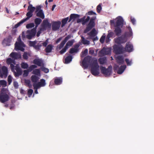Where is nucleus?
Returning a JSON list of instances; mask_svg holds the SVG:
<instances>
[{
  "mask_svg": "<svg viewBox=\"0 0 154 154\" xmlns=\"http://www.w3.org/2000/svg\"><path fill=\"white\" fill-rule=\"evenodd\" d=\"M86 16H84L82 18L78 19L77 20V22L79 23L81 22L82 25H85L88 23L90 20L89 23L87 25L86 29L84 30V32L86 33L90 31L95 26V20L96 19V16L92 17L90 18L89 16H88L86 18Z\"/></svg>",
  "mask_w": 154,
  "mask_h": 154,
  "instance_id": "nucleus-1",
  "label": "nucleus"
},
{
  "mask_svg": "<svg viewBox=\"0 0 154 154\" xmlns=\"http://www.w3.org/2000/svg\"><path fill=\"white\" fill-rule=\"evenodd\" d=\"M92 63L91 72V74L95 76H97L99 74V66L98 65L97 60L95 58L92 60Z\"/></svg>",
  "mask_w": 154,
  "mask_h": 154,
  "instance_id": "nucleus-2",
  "label": "nucleus"
},
{
  "mask_svg": "<svg viewBox=\"0 0 154 154\" xmlns=\"http://www.w3.org/2000/svg\"><path fill=\"white\" fill-rule=\"evenodd\" d=\"M9 98V96L7 93L6 90L5 88H2L0 93V102L4 103L8 101Z\"/></svg>",
  "mask_w": 154,
  "mask_h": 154,
  "instance_id": "nucleus-3",
  "label": "nucleus"
},
{
  "mask_svg": "<svg viewBox=\"0 0 154 154\" xmlns=\"http://www.w3.org/2000/svg\"><path fill=\"white\" fill-rule=\"evenodd\" d=\"M100 69L101 73L106 77L109 76L112 73V69L111 66H109L107 69L104 67L101 66Z\"/></svg>",
  "mask_w": 154,
  "mask_h": 154,
  "instance_id": "nucleus-4",
  "label": "nucleus"
},
{
  "mask_svg": "<svg viewBox=\"0 0 154 154\" xmlns=\"http://www.w3.org/2000/svg\"><path fill=\"white\" fill-rule=\"evenodd\" d=\"M113 51L116 54H121L125 53L124 48L121 45H114L113 46Z\"/></svg>",
  "mask_w": 154,
  "mask_h": 154,
  "instance_id": "nucleus-5",
  "label": "nucleus"
},
{
  "mask_svg": "<svg viewBox=\"0 0 154 154\" xmlns=\"http://www.w3.org/2000/svg\"><path fill=\"white\" fill-rule=\"evenodd\" d=\"M41 26V27L40 29V31H44L47 28H50L51 24L48 22V19H45L43 20Z\"/></svg>",
  "mask_w": 154,
  "mask_h": 154,
  "instance_id": "nucleus-6",
  "label": "nucleus"
},
{
  "mask_svg": "<svg viewBox=\"0 0 154 154\" xmlns=\"http://www.w3.org/2000/svg\"><path fill=\"white\" fill-rule=\"evenodd\" d=\"M91 59L92 57L90 56H87L85 57L82 63V66L85 68H88L91 60Z\"/></svg>",
  "mask_w": 154,
  "mask_h": 154,
  "instance_id": "nucleus-7",
  "label": "nucleus"
},
{
  "mask_svg": "<svg viewBox=\"0 0 154 154\" xmlns=\"http://www.w3.org/2000/svg\"><path fill=\"white\" fill-rule=\"evenodd\" d=\"M36 29L33 28L30 30H28L26 31L27 34L26 35V38L28 39H31L34 37L36 32Z\"/></svg>",
  "mask_w": 154,
  "mask_h": 154,
  "instance_id": "nucleus-8",
  "label": "nucleus"
},
{
  "mask_svg": "<svg viewBox=\"0 0 154 154\" xmlns=\"http://www.w3.org/2000/svg\"><path fill=\"white\" fill-rule=\"evenodd\" d=\"M15 49L16 50H20L22 51H23L24 49L23 48L25 47V45L22 41L20 42H16L15 44Z\"/></svg>",
  "mask_w": 154,
  "mask_h": 154,
  "instance_id": "nucleus-9",
  "label": "nucleus"
},
{
  "mask_svg": "<svg viewBox=\"0 0 154 154\" xmlns=\"http://www.w3.org/2000/svg\"><path fill=\"white\" fill-rule=\"evenodd\" d=\"M46 85L45 81L43 79H41L40 82L36 84H33V85L34 88L38 89L41 87H44Z\"/></svg>",
  "mask_w": 154,
  "mask_h": 154,
  "instance_id": "nucleus-10",
  "label": "nucleus"
},
{
  "mask_svg": "<svg viewBox=\"0 0 154 154\" xmlns=\"http://www.w3.org/2000/svg\"><path fill=\"white\" fill-rule=\"evenodd\" d=\"M124 20L123 18L120 16L117 18V20L115 23L114 26H121L122 28L123 25Z\"/></svg>",
  "mask_w": 154,
  "mask_h": 154,
  "instance_id": "nucleus-11",
  "label": "nucleus"
},
{
  "mask_svg": "<svg viewBox=\"0 0 154 154\" xmlns=\"http://www.w3.org/2000/svg\"><path fill=\"white\" fill-rule=\"evenodd\" d=\"M61 23L60 21H54L52 23V29L55 31L58 30L60 28Z\"/></svg>",
  "mask_w": 154,
  "mask_h": 154,
  "instance_id": "nucleus-12",
  "label": "nucleus"
},
{
  "mask_svg": "<svg viewBox=\"0 0 154 154\" xmlns=\"http://www.w3.org/2000/svg\"><path fill=\"white\" fill-rule=\"evenodd\" d=\"M124 51L131 52L133 50V46L130 42H128L126 43L125 47L124 48Z\"/></svg>",
  "mask_w": 154,
  "mask_h": 154,
  "instance_id": "nucleus-13",
  "label": "nucleus"
},
{
  "mask_svg": "<svg viewBox=\"0 0 154 154\" xmlns=\"http://www.w3.org/2000/svg\"><path fill=\"white\" fill-rule=\"evenodd\" d=\"M115 42L119 45L126 42L125 38L122 36L118 37L117 38L115 39Z\"/></svg>",
  "mask_w": 154,
  "mask_h": 154,
  "instance_id": "nucleus-14",
  "label": "nucleus"
},
{
  "mask_svg": "<svg viewBox=\"0 0 154 154\" xmlns=\"http://www.w3.org/2000/svg\"><path fill=\"white\" fill-rule=\"evenodd\" d=\"M12 38L10 35H9L8 37L4 39L2 42L3 44H5L6 45H10V43L12 41Z\"/></svg>",
  "mask_w": 154,
  "mask_h": 154,
  "instance_id": "nucleus-15",
  "label": "nucleus"
},
{
  "mask_svg": "<svg viewBox=\"0 0 154 154\" xmlns=\"http://www.w3.org/2000/svg\"><path fill=\"white\" fill-rule=\"evenodd\" d=\"M71 38V36L69 35L66 37L64 40H63L60 44L58 46L59 49H61L64 46L66 42Z\"/></svg>",
  "mask_w": 154,
  "mask_h": 154,
  "instance_id": "nucleus-16",
  "label": "nucleus"
},
{
  "mask_svg": "<svg viewBox=\"0 0 154 154\" xmlns=\"http://www.w3.org/2000/svg\"><path fill=\"white\" fill-rule=\"evenodd\" d=\"M79 44H76L74 46L73 48H72L70 49L69 53L73 54L74 53L78 52L79 51Z\"/></svg>",
  "mask_w": 154,
  "mask_h": 154,
  "instance_id": "nucleus-17",
  "label": "nucleus"
},
{
  "mask_svg": "<svg viewBox=\"0 0 154 154\" xmlns=\"http://www.w3.org/2000/svg\"><path fill=\"white\" fill-rule=\"evenodd\" d=\"M117 63L119 65L123 64L124 63V58L122 55H119L116 57Z\"/></svg>",
  "mask_w": 154,
  "mask_h": 154,
  "instance_id": "nucleus-18",
  "label": "nucleus"
},
{
  "mask_svg": "<svg viewBox=\"0 0 154 154\" xmlns=\"http://www.w3.org/2000/svg\"><path fill=\"white\" fill-rule=\"evenodd\" d=\"M10 56L14 60L20 58L21 57L20 54L14 52H12L10 54Z\"/></svg>",
  "mask_w": 154,
  "mask_h": 154,
  "instance_id": "nucleus-19",
  "label": "nucleus"
},
{
  "mask_svg": "<svg viewBox=\"0 0 154 154\" xmlns=\"http://www.w3.org/2000/svg\"><path fill=\"white\" fill-rule=\"evenodd\" d=\"M80 15L78 14H71L70 16L69 19V20L68 22H70L72 20L73 22L75 19L79 17Z\"/></svg>",
  "mask_w": 154,
  "mask_h": 154,
  "instance_id": "nucleus-20",
  "label": "nucleus"
},
{
  "mask_svg": "<svg viewBox=\"0 0 154 154\" xmlns=\"http://www.w3.org/2000/svg\"><path fill=\"white\" fill-rule=\"evenodd\" d=\"M15 69L16 71V72H14V75L15 77H18L22 74V71L19 67L16 66Z\"/></svg>",
  "mask_w": 154,
  "mask_h": 154,
  "instance_id": "nucleus-21",
  "label": "nucleus"
},
{
  "mask_svg": "<svg viewBox=\"0 0 154 154\" xmlns=\"http://www.w3.org/2000/svg\"><path fill=\"white\" fill-rule=\"evenodd\" d=\"M63 78L61 77H56L54 79V82L55 85H59L62 82Z\"/></svg>",
  "mask_w": 154,
  "mask_h": 154,
  "instance_id": "nucleus-22",
  "label": "nucleus"
},
{
  "mask_svg": "<svg viewBox=\"0 0 154 154\" xmlns=\"http://www.w3.org/2000/svg\"><path fill=\"white\" fill-rule=\"evenodd\" d=\"M97 34L96 31L95 29L93 28L90 32L88 33V35L91 37L89 38H91L92 37H95Z\"/></svg>",
  "mask_w": 154,
  "mask_h": 154,
  "instance_id": "nucleus-23",
  "label": "nucleus"
},
{
  "mask_svg": "<svg viewBox=\"0 0 154 154\" xmlns=\"http://www.w3.org/2000/svg\"><path fill=\"white\" fill-rule=\"evenodd\" d=\"M36 16L40 18L44 19L45 16L42 10H40L36 12Z\"/></svg>",
  "mask_w": 154,
  "mask_h": 154,
  "instance_id": "nucleus-24",
  "label": "nucleus"
},
{
  "mask_svg": "<svg viewBox=\"0 0 154 154\" xmlns=\"http://www.w3.org/2000/svg\"><path fill=\"white\" fill-rule=\"evenodd\" d=\"M115 27L116 28L114 30V32L116 35L117 36L120 35L122 32V30L121 28L119 26H116Z\"/></svg>",
  "mask_w": 154,
  "mask_h": 154,
  "instance_id": "nucleus-25",
  "label": "nucleus"
},
{
  "mask_svg": "<svg viewBox=\"0 0 154 154\" xmlns=\"http://www.w3.org/2000/svg\"><path fill=\"white\" fill-rule=\"evenodd\" d=\"M126 67V65L121 66L117 71V73L121 74L124 71Z\"/></svg>",
  "mask_w": 154,
  "mask_h": 154,
  "instance_id": "nucleus-26",
  "label": "nucleus"
},
{
  "mask_svg": "<svg viewBox=\"0 0 154 154\" xmlns=\"http://www.w3.org/2000/svg\"><path fill=\"white\" fill-rule=\"evenodd\" d=\"M42 21V20L40 18H36L34 20V22L35 24V26L34 28H35L36 29L37 27L38 26V25L40 24Z\"/></svg>",
  "mask_w": 154,
  "mask_h": 154,
  "instance_id": "nucleus-27",
  "label": "nucleus"
},
{
  "mask_svg": "<svg viewBox=\"0 0 154 154\" xmlns=\"http://www.w3.org/2000/svg\"><path fill=\"white\" fill-rule=\"evenodd\" d=\"M106 58L105 57L100 58L98 59V62L100 64L103 65L106 63Z\"/></svg>",
  "mask_w": 154,
  "mask_h": 154,
  "instance_id": "nucleus-28",
  "label": "nucleus"
},
{
  "mask_svg": "<svg viewBox=\"0 0 154 154\" xmlns=\"http://www.w3.org/2000/svg\"><path fill=\"white\" fill-rule=\"evenodd\" d=\"M33 63L35 64H36L39 66H41V64L42 63V60L39 59H35L33 60Z\"/></svg>",
  "mask_w": 154,
  "mask_h": 154,
  "instance_id": "nucleus-29",
  "label": "nucleus"
},
{
  "mask_svg": "<svg viewBox=\"0 0 154 154\" xmlns=\"http://www.w3.org/2000/svg\"><path fill=\"white\" fill-rule=\"evenodd\" d=\"M72 57L71 55L67 56L65 59L64 63L68 64L72 60Z\"/></svg>",
  "mask_w": 154,
  "mask_h": 154,
  "instance_id": "nucleus-30",
  "label": "nucleus"
},
{
  "mask_svg": "<svg viewBox=\"0 0 154 154\" xmlns=\"http://www.w3.org/2000/svg\"><path fill=\"white\" fill-rule=\"evenodd\" d=\"M53 46L51 45H49L45 49L46 53H48L51 52L53 49Z\"/></svg>",
  "mask_w": 154,
  "mask_h": 154,
  "instance_id": "nucleus-31",
  "label": "nucleus"
},
{
  "mask_svg": "<svg viewBox=\"0 0 154 154\" xmlns=\"http://www.w3.org/2000/svg\"><path fill=\"white\" fill-rule=\"evenodd\" d=\"M32 13L29 11L26 14V16L27 17L26 18L23 19V21L25 22L27 20H29L30 17H31L32 16Z\"/></svg>",
  "mask_w": 154,
  "mask_h": 154,
  "instance_id": "nucleus-32",
  "label": "nucleus"
},
{
  "mask_svg": "<svg viewBox=\"0 0 154 154\" xmlns=\"http://www.w3.org/2000/svg\"><path fill=\"white\" fill-rule=\"evenodd\" d=\"M6 63L8 65L13 63L14 64H15V60L11 59L10 58H9L6 60Z\"/></svg>",
  "mask_w": 154,
  "mask_h": 154,
  "instance_id": "nucleus-33",
  "label": "nucleus"
},
{
  "mask_svg": "<svg viewBox=\"0 0 154 154\" xmlns=\"http://www.w3.org/2000/svg\"><path fill=\"white\" fill-rule=\"evenodd\" d=\"M35 8L34 7H33L32 5L30 4L28 7L27 10L28 11L33 13L35 10Z\"/></svg>",
  "mask_w": 154,
  "mask_h": 154,
  "instance_id": "nucleus-34",
  "label": "nucleus"
},
{
  "mask_svg": "<svg viewBox=\"0 0 154 154\" xmlns=\"http://www.w3.org/2000/svg\"><path fill=\"white\" fill-rule=\"evenodd\" d=\"M38 79V78L35 75H32L31 77V80L32 82H36Z\"/></svg>",
  "mask_w": 154,
  "mask_h": 154,
  "instance_id": "nucleus-35",
  "label": "nucleus"
},
{
  "mask_svg": "<svg viewBox=\"0 0 154 154\" xmlns=\"http://www.w3.org/2000/svg\"><path fill=\"white\" fill-rule=\"evenodd\" d=\"M82 42L84 45H89L90 44L89 41L85 39L83 36L81 37Z\"/></svg>",
  "mask_w": 154,
  "mask_h": 154,
  "instance_id": "nucleus-36",
  "label": "nucleus"
},
{
  "mask_svg": "<svg viewBox=\"0 0 154 154\" xmlns=\"http://www.w3.org/2000/svg\"><path fill=\"white\" fill-rule=\"evenodd\" d=\"M74 42V39H72L71 40H69L66 43V47L68 48V47H70L72 46L73 43Z\"/></svg>",
  "mask_w": 154,
  "mask_h": 154,
  "instance_id": "nucleus-37",
  "label": "nucleus"
},
{
  "mask_svg": "<svg viewBox=\"0 0 154 154\" xmlns=\"http://www.w3.org/2000/svg\"><path fill=\"white\" fill-rule=\"evenodd\" d=\"M69 17H67L62 19V24L61 25V26L62 27L64 26L66 24L67 21L69 20Z\"/></svg>",
  "mask_w": 154,
  "mask_h": 154,
  "instance_id": "nucleus-38",
  "label": "nucleus"
},
{
  "mask_svg": "<svg viewBox=\"0 0 154 154\" xmlns=\"http://www.w3.org/2000/svg\"><path fill=\"white\" fill-rule=\"evenodd\" d=\"M40 70L39 69H35L33 71L32 73L33 74L37 75H39L40 74Z\"/></svg>",
  "mask_w": 154,
  "mask_h": 154,
  "instance_id": "nucleus-39",
  "label": "nucleus"
},
{
  "mask_svg": "<svg viewBox=\"0 0 154 154\" xmlns=\"http://www.w3.org/2000/svg\"><path fill=\"white\" fill-rule=\"evenodd\" d=\"M127 28L129 32H128L127 33H126V34L128 36L130 37L132 35V29L130 26H128Z\"/></svg>",
  "mask_w": 154,
  "mask_h": 154,
  "instance_id": "nucleus-40",
  "label": "nucleus"
},
{
  "mask_svg": "<svg viewBox=\"0 0 154 154\" xmlns=\"http://www.w3.org/2000/svg\"><path fill=\"white\" fill-rule=\"evenodd\" d=\"M7 82L4 80H0V85H2L3 87H5L7 86Z\"/></svg>",
  "mask_w": 154,
  "mask_h": 154,
  "instance_id": "nucleus-41",
  "label": "nucleus"
},
{
  "mask_svg": "<svg viewBox=\"0 0 154 154\" xmlns=\"http://www.w3.org/2000/svg\"><path fill=\"white\" fill-rule=\"evenodd\" d=\"M21 68L24 69H27L28 67V64L24 62L22 63L21 64Z\"/></svg>",
  "mask_w": 154,
  "mask_h": 154,
  "instance_id": "nucleus-42",
  "label": "nucleus"
},
{
  "mask_svg": "<svg viewBox=\"0 0 154 154\" xmlns=\"http://www.w3.org/2000/svg\"><path fill=\"white\" fill-rule=\"evenodd\" d=\"M37 67V66L35 65H31L28 68V70L29 72H31L33 69Z\"/></svg>",
  "mask_w": 154,
  "mask_h": 154,
  "instance_id": "nucleus-43",
  "label": "nucleus"
},
{
  "mask_svg": "<svg viewBox=\"0 0 154 154\" xmlns=\"http://www.w3.org/2000/svg\"><path fill=\"white\" fill-rule=\"evenodd\" d=\"M86 15H96L97 14L95 12H94L93 11H90L86 13L85 14Z\"/></svg>",
  "mask_w": 154,
  "mask_h": 154,
  "instance_id": "nucleus-44",
  "label": "nucleus"
},
{
  "mask_svg": "<svg viewBox=\"0 0 154 154\" xmlns=\"http://www.w3.org/2000/svg\"><path fill=\"white\" fill-rule=\"evenodd\" d=\"M36 43L37 41H29V46L31 47H33L34 48L35 45L36 44Z\"/></svg>",
  "mask_w": 154,
  "mask_h": 154,
  "instance_id": "nucleus-45",
  "label": "nucleus"
},
{
  "mask_svg": "<svg viewBox=\"0 0 154 154\" xmlns=\"http://www.w3.org/2000/svg\"><path fill=\"white\" fill-rule=\"evenodd\" d=\"M34 26L33 23H31L27 24L26 26V27L27 29H29L33 27Z\"/></svg>",
  "mask_w": 154,
  "mask_h": 154,
  "instance_id": "nucleus-46",
  "label": "nucleus"
},
{
  "mask_svg": "<svg viewBox=\"0 0 154 154\" xmlns=\"http://www.w3.org/2000/svg\"><path fill=\"white\" fill-rule=\"evenodd\" d=\"M96 10L98 13H100L102 10L101 4H99L97 7Z\"/></svg>",
  "mask_w": 154,
  "mask_h": 154,
  "instance_id": "nucleus-47",
  "label": "nucleus"
},
{
  "mask_svg": "<svg viewBox=\"0 0 154 154\" xmlns=\"http://www.w3.org/2000/svg\"><path fill=\"white\" fill-rule=\"evenodd\" d=\"M68 48V47H66V46H65V47L62 49L61 50L60 52V53L61 54H63L64 53H65L66 50Z\"/></svg>",
  "mask_w": 154,
  "mask_h": 154,
  "instance_id": "nucleus-48",
  "label": "nucleus"
},
{
  "mask_svg": "<svg viewBox=\"0 0 154 154\" xmlns=\"http://www.w3.org/2000/svg\"><path fill=\"white\" fill-rule=\"evenodd\" d=\"M42 46V44H38L37 45H35L34 48L37 50H39L40 49V47Z\"/></svg>",
  "mask_w": 154,
  "mask_h": 154,
  "instance_id": "nucleus-49",
  "label": "nucleus"
},
{
  "mask_svg": "<svg viewBox=\"0 0 154 154\" xmlns=\"http://www.w3.org/2000/svg\"><path fill=\"white\" fill-rule=\"evenodd\" d=\"M29 71L28 70H25L23 71V77H26L28 76Z\"/></svg>",
  "mask_w": 154,
  "mask_h": 154,
  "instance_id": "nucleus-50",
  "label": "nucleus"
},
{
  "mask_svg": "<svg viewBox=\"0 0 154 154\" xmlns=\"http://www.w3.org/2000/svg\"><path fill=\"white\" fill-rule=\"evenodd\" d=\"M88 53V50L87 49H86L85 50L82 51V55L81 56V57H84L85 56H86V55Z\"/></svg>",
  "mask_w": 154,
  "mask_h": 154,
  "instance_id": "nucleus-51",
  "label": "nucleus"
},
{
  "mask_svg": "<svg viewBox=\"0 0 154 154\" xmlns=\"http://www.w3.org/2000/svg\"><path fill=\"white\" fill-rule=\"evenodd\" d=\"M125 61L126 62L127 66H131L132 64L131 60H129L128 59H125Z\"/></svg>",
  "mask_w": 154,
  "mask_h": 154,
  "instance_id": "nucleus-52",
  "label": "nucleus"
},
{
  "mask_svg": "<svg viewBox=\"0 0 154 154\" xmlns=\"http://www.w3.org/2000/svg\"><path fill=\"white\" fill-rule=\"evenodd\" d=\"M25 22L24 21L23 19L22 20L20 21L17 24H15L14 26V27L16 28H17L21 24Z\"/></svg>",
  "mask_w": 154,
  "mask_h": 154,
  "instance_id": "nucleus-53",
  "label": "nucleus"
},
{
  "mask_svg": "<svg viewBox=\"0 0 154 154\" xmlns=\"http://www.w3.org/2000/svg\"><path fill=\"white\" fill-rule=\"evenodd\" d=\"M106 38L105 35H103L100 39V41L101 43H103L104 42L105 39Z\"/></svg>",
  "mask_w": 154,
  "mask_h": 154,
  "instance_id": "nucleus-54",
  "label": "nucleus"
},
{
  "mask_svg": "<svg viewBox=\"0 0 154 154\" xmlns=\"http://www.w3.org/2000/svg\"><path fill=\"white\" fill-rule=\"evenodd\" d=\"M41 69L42 71H44L45 73H47L49 72V69L45 67H41Z\"/></svg>",
  "mask_w": 154,
  "mask_h": 154,
  "instance_id": "nucleus-55",
  "label": "nucleus"
},
{
  "mask_svg": "<svg viewBox=\"0 0 154 154\" xmlns=\"http://www.w3.org/2000/svg\"><path fill=\"white\" fill-rule=\"evenodd\" d=\"M8 81L9 85H10L12 81V78L11 75H9L8 78Z\"/></svg>",
  "mask_w": 154,
  "mask_h": 154,
  "instance_id": "nucleus-56",
  "label": "nucleus"
},
{
  "mask_svg": "<svg viewBox=\"0 0 154 154\" xmlns=\"http://www.w3.org/2000/svg\"><path fill=\"white\" fill-rule=\"evenodd\" d=\"M23 56V58L25 60H27L28 58V57L27 56V53L26 52L24 53Z\"/></svg>",
  "mask_w": 154,
  "mask_h": 154,
  "instance_id": "nucleus-57",
  "label": "nucleus"
},
{
  "mask_svg": "<svg viewBox=\"0 0 154 154\" xmlns=\"http://www.w3.org/2000/svg\"><path fill=\"white\" fill-rule=\"evenodd\" d=\"M48 39H47L45 42L42 43V45L43 46L46 47L48 44Z\"/></svg>",
  "mask_w": 154,
  "mask_h": 154,
  "instance_id": "nucleus-58",
  "label": "nucleus"
},
{
  "mask_svg": "<svg viewBox=\"0 0 154 154\" xmlns=\"http://www.w3.org/2000/svg\"><path fill=\"white\" fill-rule=\"evenodd\" d=\"M113 34L114 33L113 32H109L107 36V38L112 37L113 36Z\"/></svg>",
  "mask_w": 154,
  "mask_h": 154,
  "instance_id": "nucleus-59",
  "label": "nucleus"
},
{
  "mask_svg": "<svg viewBox=\"0 0 154 154\" xmlns=\"http://www.w3.org/2000/svg\"><path fill=\"white\" fill-rule=\"evenodd\" d=\"M33 92V91L32 89H29L28 91V94L29 95V97L30 96H31Z\"/></svg>",
  "mask_w": 154,
  "mask_h": 154,
  "instance_id": "nucleus-60",
  "label": "nucleus"
},
{
  "mask_svg": "<svg viewBox=\"0 0 154 154\" xmlns=\"http://www.w3.org/2000/svg\"><path fill=\"white\" fill-rule=\"evenodd\" d=\"M41 6L40 5L36 6V8L35 12H37L38 11H40V10H42V9H41Z\"/></svg>",
  "mask_w": 154,
  "mask_h": 154,
  "instance_id": "nucleus-61",
  "label": "nucleus"
},
{
  "mask_svg": "<svg viewBox=\"0 0 154 154\" xmlns=\"http://www.w3.org/2000/svg\"><path fill=\"white\" fill-rule=\"evenodd\" d=\"M14 86L15 88H18V85L17 82H14L13 83Z\"/></svg>",
  "mask_w": 154,
  "mask_h": 154,
  "instance_id": "nucleus-62",
  "label": "nucleus"
},
{
  "mask_svg": "<svg viewBox=\"0 0 154 154\" xmlns=\"http://www.w3.org/2000/svg\"><path fill=\"white\" fill-rule=\"evenodd\" d=\"M131 23L133 25H134L135 24L136 20L134 18L131 17Z\"/></svg>",
  "mask_w": 154,
  "mask_h": 154,
  "instance_id": "nucleus-63",
  "label": "nucleus"
},
{
  "mask_svg": "<svg viewBox=\"0 0 154 154\" xmlns=\"http://www.w3.org/2000/svg\"><path fill=\"white\" fill-rule=\"evenodd\" d=\"M62 37H60L58 38L56 41V44L58 43L62 39Z\"/></svg>",
  "mask_w": 154,
  "mask_h": 154,
  "instance_id": "nucleus-64",
  "label": "nucleus"
}]
</instances>
